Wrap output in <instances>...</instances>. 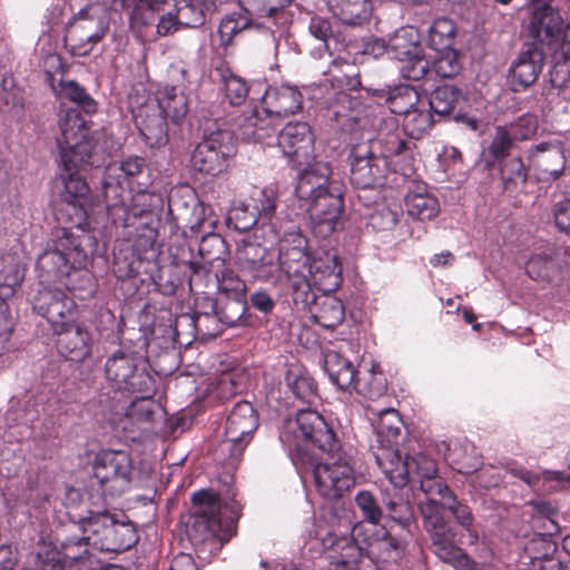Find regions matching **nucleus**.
Masks as SVG:
<instances>
[{
	"label": "nucleus",
	"instance_id": "680f3d73",
	"mask_svg": "<svg viewBox=\"0 0 570 570\" xmlns=\"http://www.w3.org/2000/svg\"><path fill=\"white\" fill-rule=\"evenodd\" d=\"M114 515L107 510L104 511H89L88 515L80 519V529L82 537L89 542L90 547L94 548L95 538H102V533L111 522Z\"/></svg>",
	"mask_w": 570,
	"mask_h": 570
},
{
	"label": "nucleus",
	"instance_id": "ddd939ff",
	"mask_svg": "<svg viewBox=\"0 0 570 570\" xmlns=\"http://www.w3.org/2000/svg\"><path fill=\"white\" fill-rule=\"evenodd\" d=\"M325 462L317 463L313 469L316 491L324 499L341 498L355 484L352 458L342 451L340 445L335 452L326 453Z\"/></svg>",
	"mask_w": 570,
	"mask_h": 570
},
{
	"label": "nucleus",
	"instance_id": "f257e3e1",
	"mask_svg": "<svg viewBox=\"0 0 570 570\" xmlns=\"http://www.w3.org/2000/svg\"><path fill=\"white\" fill-rule=\"evenodd\" d=\"M60 136L57 145L60 154L62 189L55 202L53 215L58 227L52 238L60 232L70 234H95L89 209L92 204L90 187L79 170L91 165L94 140L87 119L77 108L68 109L59 121Z\"/></svg>",
	"mask_w": 570,
	"mask_h": 570
},
{
	"label": "nucleus",
	"instance_id": "6e6d98bb",
	"mask_svg": "<svg viewBox=\"0 0 570 570\" xmlns=\"http://www.w3.org/2000/svg\"><path fill=\"white\" fill-rule=\"evenodd\" d=\"M334 13L345 24H360L371 13L370 0H331Z\"/></svg>",
	"mask_w": 570,
	"mask_h": 570
},
{
	"label": "nucleus",
	"instance_id": "2eb2a0df",
	"mask_svg": "<svg viewBox=\"0 0 570 570\" xmlns=\"http://www.w3.org/2000/svg\"><path fill=\"white\" fill-rule=\"evenodd\" d=\"M330 570H360L365 557L374 552L371 538L362 523L355 524L348 535L328 538L326 542Z\"/></svg>",
	"mask_w": 570,
	"mask_h": 570
},
{
	"label": "nucleus",
	"instance_id": "774afa93",
	"mask_svg": "<svg viewBox=\"0 0 570 570\" xmlns=\"http://www.w3.org/2000/svg\"><path fill=\"white\" fill-rule=\"evenodd\" d=\"M226 222L229 228L245 233L252 229L258 219L248 203H238L228 210Z\"/></svg>",
	"mask_w": 570,
	"mask_h": 570
},
{
	"label": "nucleus",
	"instance_id": "412c9836",
	"mask_svg": "<svg viewBox=\"0 0 570 570\" xmlns=\"http://www.w3.org/2000/svg\"><path fill=\"white\" fill-rule=\"evenodd\" d=\"M302 206L307 210L315 227L325 234H331L336 229L343 214V193L334 185L322 194L302 202Z\"/></svg>",
	"mask_w": 570,
	"mask_h": 570
},
{
	"label": "nucleus",
	"instance_id": "8fccbe9b",
	"mask_svg": "<svg viewBox=\"0 0 570 570\" xmlns=\"http://www.w3.org/2000/svg\"><path fill=\"white\" fill-rule=\"evenodd\" d=\"M24 278V269L16 254L0 256V297L9 299Z\"/></svg>",
	"mask_w": 570,
	"mask_h": 570
},
{
	"label": "nucleus",
	"instance_id": "338daca9",
	"mask_svg": "<svg viewBox=\"0 0 570 570\" xmlns=\"http://www.w3.org/2000/svg\"><path fill=\"white\" fill-rule=\"evenodd\" d=\"M275 116L266 115V117H262L259 111H255V114L246 119L245 124V132L255 141H264L266 138L272 137L277 129Z\"/></svg>",
	"mask_w": 570,
	"mask_h": 570
},
{
	"label": "nucleus",
	"instance_id": "13d9d810",
	"mask_svg": "<svg viewBox=\"0 0 570 570\" xmlns=\"http://www.w3.org/2000/svg\"><path fill=\"white\" fill-rule=\"evenodd\" d=\"M500 179L505 190H512L524 185L528 179V168L520 157L503 159L498 163Z\"/></svg>",
	"mask_w": 570,
	"mask_h": 570
},
{
	"label": "nucleus",
	"instance_id": "6e6552de",
	"mask_svg": "<svg viewBox=\"0 0 570 570\" xmlns=\"http://www.w3.org/2000/svg\"><path fill=\"white\" fill-rule=\"evenodd\" d=\"M281 441L288 448L298 449L303 443L318 449L323 453H332L340 449V440L325 419L316 411L301 410L295 417L284 421Z\"/></svg>",
	"mask_w": 570,
	"mask_h": 570
},
{
	"label": "nucleus",
	"instance_id": "393cba45",
	"mask_svg": "<svg viewBox=\"0 0 570 570\" xmlns=\"http://www.w3.org/2000/svg\"><path fill=\"white\" fill-rule=\"evenodd\" d=\"M56 347L61 356L72 362H82L91 355L92 335L90 331L76 321L53 331Z\"/></svg>",
	"mask_w": 570,
	"mask_h": 570
},
{
	"label": "nucleus",
	"instance_id": "6ab92c4d",
	"mask_svg": "<svg viewBox=\"0 0 570 570\" xmlns=\"http://www.w3.org/2000/svg\"><path fill=\"white\" fill-rule=\"evenodd\" d=\"M423 517V527L431 541V551L442 561L452 559L453 553L461 549L455 541L456 533L451 524L439 511L436 500L428 499L426 503L421 505Z\"/></svg>",
	"mask_w": 570,
	"mask_h": 570
},
{
	"label": "nucleus",
	"instance_id": "dca6fc26",
	"mask_svg": "<svg viewBox=\"0 0 570 570\" xmlns=\"http://www.w3.org/2000/svg\"><path fill=\"white\" fill-rule=\"evenodd\" d=\"M350 160V180L356 188L383 187L387 184L389 176L394 175L389 160L376 155L368 142L353 146Z\"/></svg>",
	"mask_w": 570,
	"mask_h": 570
},
{
	"label": "nucleus",
	"instance_id": "c756f323",
	"mask_svg": "<svg viewBox=\"0 0 570 570\" xmlns=\"http://www.w3.org/2000/svg\"><path fill=\"white\" fill-rule=\"evenodd\" d=\"M150 281L154 285V289L164 296H175L179 288L185 283V273L181 263L170 264L168 266H160L158 261L156 262L155 271L138 272L136 277V288L140 284Z\"/></svg>",
	"mask_w": 570,
	"mask_h": 570
},
{
	"label": "nucleus",
	"instance_id": "0e129e2a",
	"mask_svg": "<svg viewBox=\"0 0 570 570\" xmlns=\"http://www.w3.org/2000/svg\"><path fill=\"white\" fill-rule=\"evenodd\" d=\"M175 13L178 24L184 28H197L205 21L204 10L198 0H175Z\"/></svg>",
	"mask_w": 570,
	"mask_h": 570
},
{
	"label": "nucleus",
	"instance_id": "423d86ee",
	"mask_svg": "<svg viewBox=\"0 0 570 570\" xmlns=\"http://www.w3.org/2000/svg\"><path fill=\"white\" fill-rule=\"evenodd\" d=\"M159 225L158 215H151L148 223H136L134 239L121 244L114 253L112 272L119 281H131L132 286H137L138 272L155 271Z\"/></svg>",
	"mask_w": 570,
	"mask_h": 570
},
{
	"label": "nucleus",
	"instance_id": "7c9ffc66",
	"mask_svg": "<svg viewBox=\"0 0 570 570\" xmlns=\"http://www.w3.org/2000/svg\"><path fill=\"white\" fill-rule=\"evenodd\" d=\"M530 161L540 179L556 180L564 171L566 158L562 148L557 144L541 142L530 153Z\"/></svg>",
	"mask_w": 570,
	"mask_h": 570
},
{
	"label": "nucleus",
	"instance_id": "c85d7f7f",
	"mask_svg": "<svg viewBox=\"0 0 570 570\" xmlns=\"http://www.w3.org/2000/svg\"><path fill=\"white\" fill-rule=\"evenodd\" d=\"M313 287V302L306 306L295 305L298 309L308 311L312 318L320 326L334 330L341 325L345 318V308L341 299L330 295L332 292L315 293Z\"/></svg>",
	"mask_w": 570,
	"mask_h": 570
},
{
	"label": "nucleus",
	"instance_id": "f3484780",
	"mask_svg": "<svg viewBox=\"0 0 570 570\" xmlns=\"http://www.w3.org/2000/svg\"><path fill=\"white\" fill-rule=\"evenodd\" d=\"M258 425V415L252 403L240 401L233 407L226 420L225 439L222 442L232 460L242 456Z\"/></svg>",
	"mask_w": 570,
	"mask_h": 570
},
{
	"label": "nucleus",
	"instance_id": "1a4fd4ad",
	"mask_svg": "<svg viewBox=\"0 0 570 570\" xmlns=\"http://www.w3.org/2000/svg\"><path fill=\"white\" fill-rule=\"evenodd\" d=\"M109 17L99 4H88L67 24L65 46L73 57H87L109 31Z\"/></svg>",
	"mask_w": 570,
	"mask_h": 570
},
{
	"label": "nucleus",
	"instance_id": "20e7f679",
	"mask_svg": "<svg viewBox=\"0 0 570 570\" xmlns=\"http://www.w3.org/2000/svg\"><path fill=\"white\" fill-rule=\"evenodd\" d=\"M401 426L402 420L396 410L381 411L375 441L371 444L376 464L396 487L406 485L417 475H430L438 471L436 462L422 452L402 456L399 449Z\"/></svg>",
	"mask_w": 570,
	"mask_h": 570
},
{
	"label": "nucleus",
	"instance_id": "4468645a",
	"mask_svg": "<svg viewBox=\"0 0 570 570\" xmlns=\"http://www.w3.org/2000/svg\"><path fill=\"white\" fill-rule=\"evenodd\" d=\"M234 259L238 269L254 281L281 283L278 254L273 247L244 239L237 245Z\"/></svg>",
	"mask_w": 570,
	"mask_h": 570
},
{
	"label": "nucleus",
	"instance_id": "5701e85b",
	"mask_svg": "<svg viewBox=\"0 0 570 570\" xmlns=\"http://www.w3.org/2000/svg\"><path fill=\"white\" fill-rule=\"evenodd\" d=\"M381 148L379 156L384 157L393 166V174H399L403 180L415 175L414 151L416 145L402 137L399 131H390L381 135L376 142Z\"/></svg>",
	"mask_w": 570,
	"mask_h": 570
},
{
	"label": "nucleus",
	"instance_id": "473e14b6",
	"mask_svg": "<svg viewBox=\"0 0 570 570\" xmlns=\"http://www.w3.org/2000/svg\"><path fill=\"white\" fill-rule=\"evenodd\" d=\"M137 541L138 534L131 522H119L112 518L102 538H95L94 549L105 552H124L134 547Z\"/></svg>",
	"mask_w": 570,
	"mask_h": 570
},
{
	"label": "nucleus",
	"instance_id": "58836bf2",
	"mask_svg": "<svg viewBox=\"0 0 570 570\" xmlns=\"http://www.w3.org/2000/svg\"><path fill=\"white\" fill-rule=\"evenodd\" d=\"M324 371L331 382L341 391L351 392L357 386V371L351 361L336 352H328L324 356Z\"/></svg>",
	"mask_w": 570,
	"mask_h": 570
},
{
	"label": "nucleus",
	"instance_id": "09e8293b",
	"mask_svg": "<svg viewBox=\"0 0 570 570\" xmlns=\"http://www.w3.org/2000/svg\"><path fill=\"white\" fill-rule=\"evenodd\" d=\"M379 97L384 100L392 114L403 115V117L422 102L416 89L409 85L382 90Z\"/></svg>",
	"mask_w": 570,
	"mask_h": 570
},
{
	"label": "nucleus",
	"instance_id": "0eeeda50",
	"mask_svg": "<svg viewBox=\"0 0 570 570\" xmlns=\"http://www.w3.org/2000/svg\"><path fill=\"white\" fill-rule=\"evenodd\" d=\"M525 31L532 40L530 45H535L551 55L570 56V22L563 19L557 7L550 3L532 6Z\"/></svg>",
	"mask_w": 570,
	"mask_h": 570
},
{
	"label": "nucleus",
	"instance_id": "a878e982",
	"mask_svg": "<svg viewBox=\"0 0 570 570\" xmlns=\"http://www.w3.org/2000/svg\"><path fill=\"white\" fill-rule=\"evenodd\" d=\"M102 195L106 204L107 216L115 227L128 225V202L131 186H127L120 176L110 173L106 168L101 181Z\"/></svg>",
	"mask_w": 570,
	"mask_h": 570
},
{
	"label": "nucleus",
	"instance_id": "79ce46f5",
	"mask_svg": "<svg viewBox=\"0 0 570 570\" xmlns=\"http://www.w3.org/2000/svg\"><path fill=\"white\" fill-rule=\"evenodd\" d=\"M173 126H179L185 120L189 106L187 96L175 86H165L157 95V106Z\"/></svg>",
	"mask_w": 570,
	"mask_h": 570
},
{
	"label": "nucleus",
	"instance_id": "a211bd4d",
	"mask_svg": "<svg viewBox=\"0 0 570 570\" xmlns=\"http://www.w3.org/2000/svg\"><path fill=\"white\" fill-rule=\"evenodd\" d=\"M411 482L420 483V489L429 497L440 499V504L443 509L449 510L454 517L458 524L465 529L473 542H476L479 534L476 529L473 527L474 518L471 508L456 499L454 492L448 487V484L438 476V471L430 475H417V479Z\"/></svg>",
	"mask_w": 570,
	"mask_h": 570
},
{
	"label": "nucleus",
	"instance_id": "de8ad7c7",
	"mask_svg": "<svg viewBox=\"0 0 570 570\" xmlns=\"http://www.w3.org/2000/svg\"><path fill=\"white\" fill-rule=\"evenodd\" d=\"M513 139L509 136L505 128L501 125L494 127V132L490 142L483 147L480 165L483 169L491 170L497 164L509 158L511 149L514 147Z\"/></svg>",
	"mask_w": 570,
	"mask_h": 570
},
{
	"label": "nucleus",
	"instance_id": "3c124183",
	"mask_svg": "<svg viewBox=\"0 0 570 570\" xmlns=\"http://www.w3.org/2000/svg\"><path fill=\"white\" fill-rule=\"evenodd\" d=\"M158 195L149 191V188H132L128 202V225L125 227L135 226L136 223H148L151 215H157L154 212V200L158 199Z\"/></svg>",
	"mask_w": 570,
	"mask_h": 570
},
{
	"label": "nucleus",
	"instance_id": "bb28decb",
	"mask_svg": "<svg viewBox=\"0 0 570 570\" xmlns=\"http://www.w3.org/2000/svg\"><path fill=\"white\" fill-rule=\"evenodd\" d=\"M136 126L146 145L150 148H160L168 144L170 126H173L159 109L145 106L135 115Z\"/></svg>",
	"mask_w": 570,
	"mask_h": 570
},
{
	"label": "nucleus",
	"instance_id": "4be33fe9",
	"mask_svg": "<svg viewBox=\"0 0 570 570\" xmlns=\"http://www.w3.org/2000/svg\"><path fill=\"white\" fill-rule=\"evenodd\" d=\"M278 146L293 167L309 163L314 153V135L307 122H288L278 132Z\"/></svg>",
	"mask_w": 570,
	"mask_h": 570
},
{
	"label": "nucleus",
	"instance_id": "2f4dec72",
	"mask_svg": "<svg viewBox=\"0 0 570 570\" xmlns=\"http://www.w3.org/2000/svg\"><path fill=\"white\" fill-rule=\"evenodd\" d=\"M332 168L330 164L317 161L305 168L298 176L295 195L304 202L330 189L335 184L331 181Z\"/></svg>",
	"mask_w": 570,
	"mask_h": 570
},
{
	"label": "nucleus",
	"instance_id": "bf43d9fd",
	"mask_svg": "<svg viewBox=\"0 0 570 570\" xmlns=\"http://www.w3.org/2000/svg\"><path fill=\"white\" fill-rule=\"evenodd\" d=\"M455 26L448 18L435 19L429 29L428 46L434 50L453 48Z\"/></svg>",
	"mask_w": 570,
	"mask_h": 570
},
{
	"label": "nucleus",
	"instance_id": "4c0bfd02",
	"mask_svg": "<svg viewBox=\"0 0 570 570\" xmlns=\"http://www.w3.org/2000/svg\"><path fill=\"white\" fill-rule=\"evenodd\" d=\"M450 466L461 474H473L482 466V455L469 442L450 441L444 454Z\"/></svg>",
	"mask_w": 570,
	"mask_h": 570
},
{
	"label": "nucleus",
	"instance_id": "a18cd8bd",
	"mask_svg": "<svg viewBox=\"0 0 570 570\" xmlns=\"http://www.w3.org/2000/svg\"><path fill=\"white\" fill-rule=\"evenodd\" d=\"M120 9L131 7L130 23L132 27H147L154 23L156 16L169 7L170 0H111Z\"/></svg>",
	"mask_w": 570,
	"mask_h": 570
},
{
	"label": "nucleus",
	"instance_id": "603ef678",
	"mask_svg": "<svg viewBox=\"0 0 570 570\" xmlns=\"http://www.w3.org/2000/svg\"><path fill=\"white\" fill-rule=\"evenodd\" d=\"M227 253V244L220 235L209 233L202 237L198 247L200 262L209 264L210 267L220 268L226 265Z\"/></svg>",
	"mask_w": 570,
	"mask_h": 570
},
{
	"label": "nucleus",
	"instance_id": "052dcab7",
	"mask_svg": "<svg viewBox=\"0 0 570 570\" xmlns=\"http://www.w3.org/2000/svg\"><path fill=\"white\" fill-rule=\"evenodd\" d=\"M247 203L258 220L269 222L277 207V193L273 188L255 189Z\"/></svg>",
	"mask_w": 570,
	"mask_h": 570
},
{
	"label": "nucleus",
	"instance_id": "ea45409f",
	"mask_svg": "<svg viewBox=\"0 0 570 570\" xmlns=\"http://www.w3.org/2000/svg\"><path fill=\"white\" fill-rule=\"evenodd\" d=\"M107 169L132 188H149L151 185L150 173L146 159L140 156L130 155L124 157L119 164L109 165Z\"/></svg>",
	"mask_w": 570,
	"mask_h": 570
},
{
	"label": "nucleus",
	"instance_id": "f704fd0d",
	"mask_svg": "<svg viewBox=\"0 0 570 570\" xmlns=\"http://www.w3.org/2000/svg\"><path fill=\"white\" fill-rule=\"evenodd\" d=\"M407 180L415 186V189L407 191L404 199L409 216L419 220H431L440 210L438 198L428 193L425 184L415 181L413 177Z\"/></svg>",
	"mask_w": 570,
	"mask_h": 570
},
{
	"label": "nucleus",
	"instance_id": "aec40b11",
	"mask_svg": "<svg viewBox=\"0 0 570 570\" xmlns=\"http://www.w3.org/2000/svg\"><path fill=\"white\" fill-rule=\"evenodd\" d=\"M33 311L48 321L52 332L77 320L75 299L59 288L39 289L33 298Z\"/></svg>",
	"mask_w": 570,
	"mask_h": 570
},
{
	"label": "nucleus",
	"instance_id": "69168bd1",
	"mask_svg": "<svg viewBox=\"0 0 570 570\" xmlns=\"http://www.w3.org/2000/svg\"><path fill=\"white\" fill-rule=\"evenodd\" d=\"M220 78L224 83L225 99L232 106L244 104L249 91L247 82L229 69L220 70Z\"/></svg>",
	"mask_w": 570,
	"mask_h": 570
},
{
	"label": "nucleus",
	"instance_id": "f8f14e48",
	"mask_svg": "<svg viewBox=\"0 0 570 570\" xmlns=\"http://www.w3.org/2000/svg\"><path fill=\"white\" fill-rule=\"evenodd\" d=\"M131 454L122 450H102L92 462V475L105 497H120L134 480Z\"/></svg>",
	"mask_w": 570,
	"mask_h": 570
},
{
	"label": "nucleus",
	"instance_id": "7ed1b4c3",
	"mask_svg": "<svg viewBox=\"0 0 570 570\" xmlns=\"http://www.w3.org/2000/svg\"><path fill=\"white\" fill-rule=\"evenodd\" d=\"M39 255L36 269L41 284L61 283L68 292L86 299L95 295L97 284L88 269L98 248L95 234L60 232Z\"/></svg>",
	"mask_w": 570,
	"mask_h": 570
},
{
	"label": "nucleus",
	"instance_id": "f03ea898",
	"mask_svg": "<svg viewBox=\"0 0 570 570\" xmlns=\"http://www.w3.org/2000/svg\"><path fill=\"white\" fill-rule=\"evenodd\" d=\"M279 278L286 281L294 305L306 306L313 302V287L318 292H335L343 276L342 265L335 253L313 248L299 229L283 234L278 240Z\"/></svg>",
	"mask_w": 570,
	"mask_h": 570
},
{
	"label": "nucleus",
	"instance_id": "49530a36",
	"mask_svg": "<svg viewBox=\"0 0 570 570\" xmlns=\"http://www.w3.org/2000/svg\"><path fill=\"white\" fill-rule=\"evenodd\" d=\"M214 316L227 326L240 324L248 308L246 297L219 296L218 298L205 297Z\"/></svg>",
	"mask_w": 570,
	"mask_h": 570
},
{
	"label": "nucleus",
	"instance_id": "9d476101",
	"mask_svg": "<svg viewBox=\"0 0 570 570\" xmlns=\"http://www.w3.org/2000/svg\"><path fill=\"white\" fill-rule=\"evenodd\" d=\"M105 372L116 390L110 397L112 401L120 393H156V380L149 373L147 362L140 356L116 352L107 358Z\"/></svg>",
	"mask_w": 570,
	"mask_h": 570
},
{
	"label": "nucleus",
	"instance_id": "c03bdc74",
	"mask_svg": "<svg viewBox=\"0 0 570 570\" xmlns=\"http://www.w3.org/2000/svg\"><path fill=\"white\" fill-rule=\"evenodd\" d=\"M185 281L188 282L190 293L213 294L216 287L218 269L198 261L183 262Z\"/></svg>",
	"mask_w": 570,
	"mask_h": 570
},
{
	"label": "nucleus",
	"instance_id": "a19ab883",
	"mask_svg": "<svg viewBox=\"0 0 570 570\" xmlns=\"http://www.w3.org/2000/svg\"><path fill=\"white\" fill-rule=\"evenodd\" d=\"M393 492L386 491L382 495V504L384 505L389 518L394 522L401 531L412 532V528L415 524L414 509L409 500L404 499L396 487L393 484Z\"/></svg>",
	"mask_w": 570,
	"mask_h": 570
},
{
	"label": "nucleus",
	"instance_id": "b1692460",
	"mask_svg": "<svg viewBox=\"0 0 570 570\" xmlns=\"http://www.w3.org/2000/svg\"><path fill=\"white\" fill-rule=\"evenodd\" d=\"M544 51L535 45H525L509 68V81L513 91L531 87L542 72Z\"/></svg>",
	"mask_w": 570,
	"mask_h": 570
},
{
	"label": "nucleus",
	"instance_id": "5fc2aeb1",
	"mask_svg": "<svg viewBox=\"0 0 570 570\" xmlns=\"http://www.w3.org/2000/svg\"><path fill=\"white\" fill-rule=\"evenodd\" d=\"M286 383L293 395L302 402L312 404L316 400L317 384L305 370L287 371Z\"/></svg>",
	"mask_w": 570,
	"mask_h": 570
},
{
	"label": "nucleus",
	"instance_id": "4d7b16f0",
	"mask_svg": "<svg viewBox=\"0 0 570 570\" xmlns=\"http://www.w3.org/2000/svg\"><path fill=\"white\" fill-rule=\"evenodd\" d=\"M461 96V90L453 86H440L431 92L425 106L429 107L431 112L445 117L454 110Z\"/></svg>",
	"mask_w": 570,
	"mask_h": 570
},
{
	"label": "nucleus",
	"instance_id": "72a5a7b5",
	"mask_svg": "<svg viewBox=\"0 0 570 570\" xmlns=\"http://www.w3.org/2000/svg\"><path fill=\"white\" fill-rule=\"evenodd\" d=\"M412 532L395 530L394 525H390L384 530L382 538L371 541L373 551L379 552V558L386 563L400 564L406 556L409 540Z\"/></svg>",
	"mask_w": 570,
	"mask_h": 570
},
{
	"label": "nucleus",
	"instance_id": "39448f33",
	"mask_svg": "<svg viewBox=\"0 0 570 570\" xmlns=\"http://www.w3.org/2000/svg\"><path fill=\"white\" fill-rule=\"evenodd\" d=\"M193 511L187 515L185 533L199 554H216L235 535L234 519L222 520V500L212 489L191 495Z\"/></svg>",
	"mask_w": 570,
	"mask_h": 570
},
{
	"label": "nucleus",
	"instance_id": "cd10ccee",
	"mask_svg": "<svg viewBox=\"0 0 570 570\" xmlns=\"http://www.w3.org/2000/svg\"><path fill=\"white\" fill-rule=\"evenodd\" d=\"M302 105L301 91L287 85L267 88L262 99L263 112L278 119L296 114L302 109Z\"/></svg>",
	"mask_w": 570,
	"mask_h": 570
},
{
	"label": "nucleus",
	"instance_id": "c9c22d12",
	"mask_svg": "<svg viewBox=\"0 0 570 570\" xmlns=\"http://www.w3.org/2000/svg\"><path fill=\"white\" fill-rule=\"evenodd\" d=\"M331 118L345 132H353L361 120L362 104L346 92H338L328 108Z\"/></svg>",
	"mask_w": 570,
	"mask_h": 570
},
{
	"label": "nucleus",
	"instance_id": "9b49d317",
	"mask_svg": "<svg viewBox=\"0 0 570 570\" xmlns=\"http://www.w3.org/2000/svg\"><path fill=\"white\" fill-rule=\"evenodd\" d=\"M237 155V137L229 129H216L204 134L195 146L190 163L195 171L217 177L228 170Z\"/></svg>",
	"mask_w": 570,
	"mask_h": 570
},
{
	"label": "nucleus",
	"instance_id": "37998d69",
	"mask_svg": "<svg viewBox=\"0 0 570 570\" xmlns=\"http://www.w3.org/2000/svg\"><path fill=\"white\" fill-rule=\"evenodd\" d=\"M155 393H134L136 395L128 404L121 402L119 399L114 400L109 409L114 416L126 417L132 422H151L154 416V401Z\"/></svg>",
	"mask_w": 570,
	"mask_h": 570
},
{
	"label": "nucleus",
	"instance_id": "e433bc0d",
	"mask_svg": "<svg viewBox=\"0 0 570 570\" xmlns=\"http://www.w3.org/2000/svg\"><path fill=\"white\" fill-rule=\"evenodd\" d=\"M46 80L58 97L76 104L86 115L97 111V102L77 81L60 79L57 82L52 71H46Z\"/></svg>",
	"mask_w": 570,
	"mask_h": 570
},
{
	"label": "nucleus",
	"instance_id": "e2e57ef3",
	"mask_svg": "<svg viewBox=\"0 0 570 570\" xmlns=\"http://www.w3.org/2000/svg\"><path fill=\"white\" fill-rule=\"evenodd\" d=\"M215 291L219 296L246 297L247 286L233 268L224 266L218 269Z\"/></svg>",
	"mask_w": 570,
	"mask_h": 570
},
{
	"label": "nucleus",
	"instance_id": "864d4df0",
	"mask_svg": "<svg viewBox=\"0 0 570 570\" xmlns=\"http://www.w3.org/2000/svg\"><path fill=\"white\" fill-rule=\"evenodd\" d=\"M404 134L412 139H421L434 126L433 114L422 101L403 117Z\"/></svg>",
	"mask_w": 570,
	"mask_h": 570
}]
</instances>
